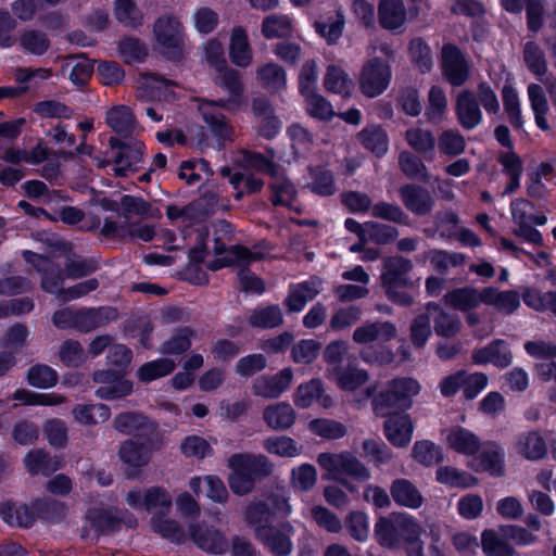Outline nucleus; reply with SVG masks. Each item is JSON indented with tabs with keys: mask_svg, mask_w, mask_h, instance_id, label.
Wrapping results in <instances>:
<instances>
[{
	"mask_svg": "<svg viewBox=\"0 0 556 556\" xmlns=\"http://www.w3.org/2000/svg\"><path fill=\"white\" fill-rule=\"evenodd\" d=\"M442 70L453 86H460L469 77V66L462 52L453 45L442 48Z\"/></svg>",
	"mask_w": 556,
	"mask_h": 556,
	"instance_id": "nucleus-13",
	"label": "nucleus"
},
{
	"mask_svg": "<svg viewBox=\"0 0 556 556\" xmlns=\"http://www.w3.org/2000/svg\"><path fill=\"white\" fill-rule=\"evenodd\" d=\"M397 514L378 518L374 527L376 541L387 548H397L401 545L400 530L397 528Z\"/></svg>",
	"mask_w": 556,
	"mask_h": 556,
	"instance_id": "nucleus-28",
	"label": "nucleus"
},
{
	"mask_svg": "<svg viewBox=\"0 0 556 556\" xmlns=\"http://www.w3.org/2000/svg\"><path fill=\"white\" fill-rule=\"evenodd\" d=\"M426 261H429L435 270L444 273L450 267L463 264L464 256L459 253L431 250L420 256V262L425 263Z\"/></svg>",
	"mask_w": 556,
	"mask_h": 556,
	"instance_id": "nucleus-59",
	"label": "nucleus"
},
{
	"mask_svg": "<svg viewBox=\"0 0 556 556\" xmlns=\"http://www.w3.org/2000/svg\"><path fill=\"white\" fill-rule=\"evenodd\" d=\"M24 464L31 475H49L61 467V462L56 457H50L41 450L30 451L24 458Z\"/></svg>",
	"mask_w": 556,
	"mask_h": 556,
	"instance_id": "nucleus-44",
	"label": "nucleus"
},
{
	"mask_svg": "<svg viewBox=\"0 0 556 556\" xmlns=\"http://www.w3.org/2000/svg\"><path fill=\"white\" fill-rule=\"evenodd\" d=\"M328 377L340 389L350 392L356 391L368 380V375L365 370L351 365L345 368L340 366L331 367Z\"/></svg>",
	"mask_w": 556,
	"mask_h": 556,
	"instance_id": "nucleus-26",
	"label": "nucleus"
},
{
	"mask_svg": "<svg viewBox=\"0 0 556 556\" xmlns=\"http://www.w3.org/2000/svg\"><path fill=\"white\" fill-rule=\"evenodd\" d=\"M252 109L258 123V132L263 137L273 138L280 129V122L274 115L268 101L266 99H255Z\"/></svg>",
	"mask_w": 556,
	"mask_h": 556,
	"instance_id": "nucleus-34",
	"label": "nucleus"
},
{
	"mask_svg": "<svg viewBox=\"0 0 556 556\" xmlns=\"http://www.w3.org/2000/svg\"><path fill=\"white\" fill-rule=\"evenodd\" d=\"M152 34L153 47L163 56L177 60L185 54V28L177 16L161 15L153 24Z\"/></svg>",
	"mask_w": 556,
	"mask_h": 556,
	"instance_id": "nucleus-5",
	"label": "nucleus"
},
{
	"mask_svg": "<svg viewBox=\"0 0 556 556\" xmlns=\"http://www.w3.org/2000/svg\"><path fill=\"white\" fill-rule=\"evenodd\" d=\"M444 302L455 309L464 312L473 309L483 303V289L477 290L470 287L455 289L444 295Z\"/></svg>",
	"mask_w": 556,
	"mask_h": 556,
	"instance_id": "nucleus-31",
	"label": "nucleus"
},
{
	"mask_svg": "<svg viewBox=\"0 0 556 556\" xmlns=\"http://www.w3.org/2000/svg\"><path fill=\"white\" fill-rule=\"evenodd\" d=\"M408 146L418 153L433 152L435 140L430 130L422 128H410L405 132Z\"/></svg>",
	"mask_w": 556,
	"mask_h": 556,
	"instance_id": "nucleus-62",
	"label": "nucleus"
},
{
	"mask_svg": "<svg viewBox=\"0 0 556 556\" xmlns=\"http://www.w3.org/2000/svg\"><path fill=\"white\" fill-rule=\"evenodd\" d=\"M471 359L477 365L493 364L498 368H505L511 364L513 355L503 340H494L490 344L472 352Z\"/></svg>",
	"mask_w": 556,
	"mask_h": 556,
	"instance_id": "nucleus-18",
	"label": "nucleus"
},
{
	"mask_svg": "<svg viewBox=\"0 0 556 556\" xmlns=\"http://www.w3.org/2000/svg\"><path fill=\"white\" fill-rule=\"evenodd\" d=\"M447 108V98L441 87L432 86L428 92L426 116L430 122L438 123L444 117Z\"/></svg>",
	"mask_w": 556,
	"mask_h": 556,
	"instance_id": "nucleus-57",
	"label": "nucleus"
},
{
	"mask_svg": "<svg viewBox=\"0 0 556 556\" xmlns=\"http://www.w3.org/2000/svg\"><path fill=\"white\" fill-rule=\"evenodd\" d=\"M420 390V383L414 378L393 379L386 390L374 399V410L377 415L386 416L390 408H409L413 397L418 395Z\"/></svg>",
	"mask_w": 556,
	"mask_h": 556,
	"instance_id": "nucleus-7",
	"label": "nucleus"
},
{
	"mask_svg": "<svg viewBox=\"0 0 556 556\" xmlns=\"http://www.w3.org/2000/svg\"><path fill=\"white\" fill-rule=\"evenodd\" d=\"M106 123L115 132L121 135H130L136 128L134 115L124 105L112 108L106 113Z\"/></svg>",
	"mask_w": 556,
	"mask_h": 556,
	"instance_id": "nucleus-49",
	"label": "nucleus"
},
{
	"mask_svg": "<svg viewBox=\"0 0 556 556\" xmlns=\"http://www.w3.org/2000/svg\"><path fill=\"white\" fill-rule=\"evenodd\" d=\"M324 86L329 92L349 98L353 92L354 81L341 66L331 64L327 67Z\"/></svg>",
	"mask_w": 556,
	"mask_h": 556,
	"instance_id": "nucleus-33",
	"label": "nucleus"
},
{
	"mask_svg": "<svg viewBox=\"0 0 556 556\" xmlns=\"http://www.w3.org/2000/svg\"><path fill=\"white\" fill-rule=\"evenodd\" d=\"M23 254L25 260L31 263L37 270L42 274V289L49 293L55 294L61 301H71L80 298L98 287L96 279H89L77 283L73 288L62 289L63 278L59 268H56L50 260L34 254L30 251H25Z\"/></svg>",
	"mask_w": 556,
	"mask_h": 556,
	"instance_id": "nucleus-3",
	"label": "nucleus"
},
{
	"mask_svg": "<svg viewBox=\"0 0 556 556\" xmlns=\"http://www.w3.org/2000/svg\"><path fill=\"white\" fill-rule=\"evenodd\" d=\"M203 50L206 63L218 73L215 78L216 84L228 93V99L219 101L201 100L198 110L211 132L218 140H228L232 138L233 129L227 118L219 112V109L239 110L243 103V85L240 74L227 65L220 40L216 38L207 40Z\"/></svg>",
	"mask_w": 556,
	"mask_h": 556,
	"instance_id": "nucleus-1",
	"label": "nucleus"
},
{
	"mask_svg": "<svg viewBox=\"0 0 556 556\" xmlns=\"http://www.w3.org/2000/svg\"><path fill=\"white\" fill-rule=\"evenodd\" d=\"M317 464L324 471L323 479L338 481L350 492L356 489L345 480V477L367 481L371 476L369 469L350 452L320 453L317 456Z\"/></svg>",
	"mask_w": 556,
	"mask_h": 556,
	"instance_id": "nucleus-2",
	"label": "nucleus"
},
{
	"mask_svg": "<svg viewBox=\"0 0 556 556\" xmlns=\"http://www.w3.org/2000/svg\"><path fill=\"white\" fill-rule=\"evenodd\" d=\"M391 494L396 504L408 508H418L424 498L419 491L406 479H397L391 485Z\"/></svg>",
	"mask_w": 556,
	"mask_h": 556,
	"instance_id": "nucleus-41",
	"label": "nucleus"
},
{
	"mask_svg": "<svg viewBox=\"0 0 556 556\" xmlns=\"http://www.w3.org/2000/svg\"><path fill=\"white\" fill-rule=\"evenodd\" d=\"M176 364L169 358H159L143 364L137 371V377L142 382H151L165 377L174 371Z\"/></svg>",
	"mask_w": 556,
	"mask_h": 556,
	"instance_id": "nucleus-53",
	"label": "nucleus"
},
{
	"mask_svg": "<svg viewBox=\"0 0 556 556\" xmlns=\"http://www.w3.org/2000/svg\"><path fill=\"white\" fill-rule=\"evenodd\" d=\"M293 30L294 18L289 14L267 15L261 24V33L266 39L287 38Z\"/></svg>",
	"mask_w": 556,
	"mask_h": 556,
	"instance_id": "nucleus-30",
	"label": "nucleus"
},
{
	"mask_svg": "<svg viewBox=\"0 0 556 556\" xmlns=\"http://www.w3.org/2000/svg\"><path fill=\"white\" fill-rule=\"evenodd\" d=\"M456 114L460 125L466 129H473L481 123L482 112L473 92L464 90L458 93L456 98Z\"/></svg>",
	"mask_w": 556,
	"mask_h": 556,
	"instance_id": "nucleus-25",
	"label": "nucleus"
},
{
	"mask_svg": "<svg viewBox=\"0 0 556 556\" xmlns=\"http://www.w3.org/2000/svg\"><path fill=\"white\" fill-rule=\"evenodd\" d=\"M442 438L451 451L465 456H472L481 448L480 438L471 430L452 426L442 431Z\"/></svg>",
	"mask_w": 556,
	"mask_h": 556,
	"instance_id": "nucleus-12",
	"label": "nucleus"
},
{
	"mask_svg": "<svg viewBox=\"0 0 556 556\" xmlns=\"http://www.w3.org/2000/svg\"><path fill=\"white\" fill-rule=\"evenodd\" d=\"M483 303L494 306L504 314H511L520 306V298L516 291H500L496 288L488 287L483 288Z\"/></svg>",
	"mask_w": 556,
	"mask_h": 556,
	"instance_id": "nucleus-32",
	"label": "nucleus"
},
{
	"mask_svg": "<svg viewBox=\"0 0 556 556\" xmlns=\"http://www.w3.org/2000/svg\"><path fill=\"white\" fill-rule=\"evenodd\" d=\"M413 457L416 462L431 466L442 460L443 454L441 448L433 442L424 440L417 441L413 446Z\"/></svg>",
	"mask_w": 556,
	"mask_h": 556,
	"instance_id": "nucleus-63",
	"label": "nucleus"
},
{
	"mask_svg": "<svg viewBox=\"0 0 556 556\" xmlns=\"http://www.w3.org/2000/svg\"><path fill=\"white\" fill-rule=\"evenodd\" d=\"M190 535L193 542L202 549L213 553L222 554L227 549V542L224 536L212 529L202 526L190 527Z\"/></svg>",
	"mask_w": 556,
	"mask_h": 556,
	"instance_id": "nucleus-35",
	"label": "nucleus"
},
{
	"mask_svg": "<svg viewBox=\"0 0 556 556\" xmlns=\"http://www.w3.org/2000/svg\"><path fill=\"white\" fill-rule=\"evenodd\" d=\"M292 380L293 370L289 367L283 368L276 375H263L254 380L253 393L265 399H276L289 389Z\"/></svg>",
	"mask_w": 556,
	"mask_h": 556,
	"instance_id": "nucleus-15",
	"label": "nucleus"
},
{
	"mask_svg": "<svg viewBox=\"0 0 556 556\" xmlns=\"http://www.w3.org/2000/svg\"><path fill=\"white\" fill-rule=\"evenodd\" d=\"M414 424L408 414L390 415L384 422V434L389 442L396 447H405L412 441Z\"/></svg>",
	"mask_w": 556,
	"mask_h": 556,
	"instance_id": "nucleus-16",
	"label": "nucleus"
},
{
	"mask_svg": "<svg viewBox=\"0 0 556 556\" xmlns=\"http://www.w3.org/2000/svg\"><path fill=\"white\" fill-rule=\"evenodd\" d=\"M510 213L515 226L525 223H534V225L543 226L547 222V217L544 214H533V204L526 199L513 201Z\"/></svg>",
	"mask_w": 556,
	"mask_h": 556,
	"instance_id": "nucleus-51",
	"label": "nucleus"
},
{
	"mask_svg": "<svg viewBox=\"0 0 556 556\" xmlns=\"http://www.w3.org/2000/svg\"><path fill=\"white\" fill-rule=\"evenodd\" d=\"M470 467L478 472L484 471L494 477L503 476L505 471L503 448L494 442L486 443L480 455L471 462Z\"/></svg>",
	"mask_w": 556,
	"mask_h": 556,
	"instance_id": "nucleus-19",
	"label": "nucleus"
},
{
	"mask_svg": "<svg viewBox=\"0 0 556 556\" xmlns=\"http://www.w3.org/2000/svg\"><path fill=\"white\" fill-rule=\"evenodd\" d=\"M256 78L261 85L269 91H279L286 87L285 71L275 63H267L256 72Z\"/></svg>",
	"mask_w": 556,
	"mask_h": 556,
	"instance_id": "nucleus-50",
	"label": "nucleus"
},
{
	"mask_svg": "<svg viewBox=\"0 0 556 556\" xmlns=\"http://www.w3.org/2000/svg\"><path fill=\"white\" fill-rule=\"evenodd\" d=\"M127 504L132 508L143 507L147 511L167 514L172 509V495L163 488L152 486L142 492L139 489L130 490L126 495Z\"/></svg>",
	"mask_w": 556,
	"mask_h": 556,
	"instance_id": "nucleus-9",
	"label": "nucleus"
},
{
	"mask_svg": "<svg viewBox=\"0 0 556 556\" xmlns=\"http://www.w3.org/2000/svg\"><path fill=\"white\" fill-rule=\"evenodd\" d=\"M528 96L538 127L542 130H547L548 123L545 116L548 112V103L543 88L539 85L531 84L528 87Z\"/></svg>",
	"mask_w": 556,
	"mask_h": 556,
	"instance_id": "nucleus-52",
	"label": "nucleus"
},
{
	"mask_svg": "<svg viewBox=\"0 0 556 556\" xmlns=\"http://www.w3.org/2000/svg\"><path fill=\"white\" fill-rule=\"evenodd\" d=\"M392 72L389 63L379 58L367 60L358 76L361 91L369 98L381 94L390 85Z\"/></svg>",
	"mask_w": 556,
	"mask_h": 556,
	"instance_id": "nucleus-8",
	"label": "nucleus"
},
{
	"mask_svg": "<svg viewBox=\"0 0 556 556\" xmlns=\"http://www.w3.org/2000/svg\"><path fill=\"white\" fill-rule=\"evenodd\" d=\"M93 380L102 384L96 391V395L102 400L113 401L127 396L132 392V382L118 377L110 370L94 372Z\"/></svg>",
	"mask_w": 556,
	"mask_h": 556,
	"instance_id": "nucleus-14",
	"label": "nucleus"
},
{
	"mask_svg": "<svg viewBox=\"0 0 556 556\" xmlns=\"http://www.w3.org/2000/svg\"><path fill=\"white\" fill-rule=\"evenodd\" d=\"M517 454L529 460L542 459L547 453V445L544 437L538 430L521 432L515 442Z\"/></svg>",
	"mask_w": 556,
	"mask_h": 556,
	"instance_id": "nucleus-21",
	"label": "nucleus"
},
{
	"mask_svg": "<svg viewBox=\"0 0 556 556\" xmlns=\"http://www.w3.org/2000/svg\"><path fill=\"white\" fill-rule=\"evenodd\" d=\"M74 419L84 426H96L105 422L111 410L104 404H79L73 409Z\"/></svg>",
	"mask_w": 556,
	"mask_h": 556,
	"instance_id": "nucleus-40",
	"label": "nucleus"
},
{
	"mask_svg": "<svg viewBox=\"0 0 556 556\" xmlns=\"http://www.w3.org/2000/svg\"><path fill=\"white\" fill-rule=\"evenodd\" d=\"M317 401L324 407H330L333 403L330 395L324 394L323 382L319 379L301 383L293 394V402L300 408H307Z\"/></svg>",
	"mask_w": 556,
	"mask_h": 556,
	"instance_id": "nucleus-24",
	"label": "nucleus"
},
{
	"mask_svg": "<svg viewBox=\"0 0 556 556\" xmlns=\"http://www.w3.org/2000/svg\"><path fill=\"white\" fill-rule=\"evenodd\" d=\"M121 460L130 468H140L149 464L151 450L141 443L132 440L125 441L119 447Z\"/></svg>",
	"mask_w": 556,
	"mask_h": 556,
	"instance_id": "nucleus-39",
	"label": "nucleus"
},
{
	"mask_svg": "<svg viewBox=\"0 0 556 556\" xmlns=\"http://www.w3.org/2000/svg\"><path fill=\"white\" fill-rule=\"evenodd\" d=\"M189 486L197 496L205 495L217 503H225L228 497L224 482L215 476L193 477Z\"/></svg>",
	"mask_w": 556,
	"mask_h": 556,
	"instance_id": "nucleus-27",
	"label": "nucleus"
},
{
	"mask_svg": "<svg viewBox=\"0 0 556 556\" xmlns=\"http://www.w3.org/2000/svg\"><path fill=\"white\" fill-rule=\"evenodd\" d=\"M428 312L434 323V330L438 336L450 338L456 336L460 330V321L453 315L447 314L435 304H428Z\"/></svg>",
	"mask_w": 556,
	"mask_h": 556,
	"instance_id": "nucleus-42",
	"label": "nucleus"
},
{
	"mask_svg": "<svg viewBox=\"0 0 556 556\" xmlns=\"http://www.w3.org/2000/svg\"><path fill=\"white\" fill-rule=\"evenodd\" d=\"M361 143L377 156L388 152L389 141L386 131L379 126H368L358 134Z\"/></svg>",
	"mask_w": 556,
	"mask_h": 556,
	"instance_id": "nucleus-47",
	"label": "nucleus"
},
{
	"mask_svg": "<svg viewBox=\"0 0 556 556\" xmlns=\"http://www.w3.org/2000/svg\"><path fill=\"white\" fill-rule=\"evenodd\" d=\"M505 539L494 530H484L481 535V547L488 556H514L515 551Z\"/></svg>",
	"mask_w": 556,
	"mask_h": 556,
	"instance_id": "nucleus-46",
	"label": "nucleus"
},
{
	"mask_svg": "<svg viewBox=\"0 0 556 556\" xmlns=\"http://www.w3.org/2000/svg\"><path fill=\"white\" fill-rule=\"evenodd\" d=\"M270 254L266 244L254 245L251 250L242 245H231L217 253L216 260L207 264L212 270H218L222 267L230 265H247L252 262L261 261Z\"/></svg>",
	"mask_w": 556,
	"mask_h": 556,
	"instance_id": "nucleus-10",
	"label": "nucleus"
},
{
	"mask_svg": "<svg viewBox=\"0 0 556 556\" xmlns=\"http://www.w3.org/2000/svg\"><path fill=\"white\" fill-rule=\"evenodd\" d=\"M231 475L228 478L229 486L233 493L243 495L254 485V479L266 476L271 471V464L264 455L233 454L228 459Z\"/></svg>",
	"mask_w": 556,
	"mask_h": 556,
	"instance_id": "nucleus-4",
	"label": "nucleus"
},
{
	"mask_svg": "<svg viewBox=\"0 0 556 556\" xmlns=\"http://www.w3.org/2000/svg\"><path fill=\"white\" fill-rule=\"evenodd\" d=\"M437 481L451 488H472L478 479L472 475L451 466H441L435 471Z\"/></svg>",
	"mask_w": 556,
	"mask_h": 556,
	"instance_id": "nucleus-43",
	"label": "nucleus"
},
{
	"mask_svg": "<svg viewBox=\"0 0 556 556\" xmlns=\"http://www.w3.org/2000/svg\"><path fill=\"white\" fill-rule=\"evenodd\" d=\"M229 59L238 67L245 68L253 62V50L249 35L242 26L231 29L228 45Z\"/></svg>",
	"mask_w": 556,
	"mask_h": 556,
	"instance_id": "nucleus-17",
	"label": "nucleus"
},
{
	"mask_svg": "<svg viewBox=\"0 0 556 556\" xmlns=\"http://www.w3.org/2000/svg\"><path fill=\"white\" fill-rule=\"evenodd\" d=\"M401 197L405 206L415 214L428 213L433 204L430 193L417 186H405L401 189Z\"/></svg>",
	"mask_w": 556,
	"mask_h": 556,
	"instance_id": "nucleus-36",
	"label": "nucleus"
},
{
	"mask_svg": "<svg viewBox=\"0 0 556 556\" xmlns=\"http://www.w3.org/2000/svg\"><path fill=\"white\" fill-rule=\"evenodd\" d=\"M413 264L409 260L402 256L388 257L383 262V270L380 276L381 285L386 290L387 296L396 304L410 305L412 296L401 291L402 288L413 286L408 273Z\"/></svg>",
	"mask_w": 556,
	"mask_h": 556,
	"instance_id": "nucleus-6",
	"label": "nucleus"
},
{
	"mask_svg": "<svg viewBox=\"0 0 556 556\" xmlns=\"http://www.w3.org/2000/svg\"><path fill=\"white\" fill-rule=\"evenodd\" d=\"M151 529L172 542L180 543L186 539L185 531L177 522L164 516H153L151 518Z\"/></svg>",
	"mask_w": 556,
	"mask_h": 556,
	"instance_id": "nucleus-58",
	"label": "nucleus"
},
{
	"mask_svg": "<svg viewBox=\"0 0 556 556\" xmlns=\"http://www.w3.org/2000/svg\"><path fill=\"white\" fill-rule=\"evenodd\" d=\"M438 144L441 153L447 156L459 155L466 148L465 138L453 129L442 131L439 136Z\"/></svg>",
	"mask_w": 556,
	"mask_h": 556,
	"instance_id": "nucleus-64",
	"label": "nucleus"
},
{
	"mask_svg": "<svg viewBox=\"0 0 556 556\" xmlns=\"http://www.w3.org/2000/svg\"><path fill=\"white\" fill-rule=\"evenodd\" d=\"M0 514L2 519L10 526L28 528L34 522V515L26 506L4 503L0 508Z\"/></svg>",
	"mask_w": 556,
	"mask_h": 556,
	"instance_id": "nucleus-60",
	"label": "nucleus"
},
{
	"mask_svg": "<svg viewBox=\"0 0 556 556\" xmlns=\"http://www.w3.org/2000/svg\"><path fill=\"white\" fill-rule=\"evenodd\" d=\"M249 323L253 327L258 328H274L282 323V312L278 305H269L254 309L250 317Z\"/></svg>",
	"mask_w": 556,
	"mask_h": 556,
	"instance_id": "nucleus-55",
	"label": "nucleus"
},
{
	"mask_svg": "<svg viewBox=\"0 0 556 556\" xmlns=\"http://www.w3.org/2000/svg\"><path fill=\"white\" fill-rule=\"evenodd\" d=\"M93 65L86 58H70L62 66V74L77 86H83L91 76Z\"/></svg>",
	"mask_w": 556,
	"mask_h": 556,
	"instance_id": "nucleus-45",
	"label": "nucleus"
},
{
	"mask_svg": "<svg viewBox=\"0 0 556 556\" xmlns=\"http://www.w3.org/2000/svg\"><path fill=\"white\" fill-rule=\"evenodd\" d=\"M320 290L321 281L318 278H311L307 281L291 285L283 303L289 312H301L306 303L312 301Z\"/></svg>",
	"mask_w": 556,
	"mask_h": 556,
	"instance_id": "nucleus-20",
	"label": "nucleus"
},
{
	"mask_svg": "<svg viewBox=\"0 0 556 556\" xmlns=\"http://www.w3.org/2000/svg\"><path fill=\"white\" fill-rule=\"evenodd\" d=\"M345 26V17L341 10H337L326 21H316V33L328 43L336 45L341 38Z\"/></svg>",
	"mask_w": 556,
	"mask_h": 556,
	"instance_id": "nucleus-38",
	"label": "nucleus"
},
{
	"mask_svg": "<svg viewBox=\"0 0 556 556\" xmlns=\"http://www.w3.org/2000/svg\"><path fill=\"white\" fill-rule=\"evenodd\" d=\"M431 333V318L427 307L426 312L415 317L410 324V342L415 348L421 349L426 345Z\"/></svg>",
	"mask_w": 556,
	"mask_h": 556,
	"instance_id": "nucleus-61",
	"label": "nucleus"
},
{
	"mask_svg": "<svg viewBox=\"0 0 556 556\" xmlns=\"http://www.w3.org/2000/svg\"><path fill=\"white\" fill-rule=\"evenodd\" d=\"M170 83L155 74L141 75L137 81L138 90L147 99L162 100L166 98Z\"/></svg>",
	"mask_w": 556,
	"mask_h": 556,
	"instance_id": "nucleus-48",
	"label": "nucleus"
},
{
	"mask_svg": "<svg viewBox=\"0 0 556 556\" xmlns=\"http://www.w3.org/2000/svg\"><path fill=\"white\" fill-rule=\"evenodd\" d=\"M144 144L140 141H134L131 144H124L115 159L113 167L117 176H125L128 172L137 169L141 163Z\"/></svg>",
	"mask_w": 556,
	"mask_h": 556,
	"instance_id": "nucleus-29",
	"label": "nucleus"
},
{
	"mask_svg": "<svg viewBox=\"0 0 556 556\" xmlns=\"http://www.w3.org/2000/svg\"><path fill=\"white\" fill-rule=\"evenodd\" d=\"M293 527L290 523H283L280 528L271 526H257L255 529L256 538L275 555L286 556L292 549L291 536Z\"/></svg>",
	"mask_w": 556,
	"mask_h": 556,
	"instance_id": "nucleus-11",
	"label": "nucleus"
},
{
	"mask_svg": "<svg viewBox=\"0 0 556 556\" xmlns=\"http://www.w3.org/2000/svg\"><path fill=\"white\" fill-rule=\"evenodd\" d=\"M266 424L275 430L290 428L295 421V412L289 403L269 405L263 413Z\"/></svg>",
	"mask_w": 556,
	"mask_h": 556,
	"instance_id": "nucleus-37",
	"label": "nucleus"
},
{
	"mask_svg": "<svg viewBox=\"0 0 556 556\" xmlns=\"http://www.w3.org/2000/svg\"><path fill=\"white\" fill-rule=\"evenodd\" d=\"M409 58L421 73L432 68L433 59L430 47L422 38H413L408 46Z\"/></svg>",
	"mask_w": 556,
	"mask_h": 556,
	"instance_id": "nucleus-54",
	"label": "nucleus"
},
{
	"mask_svg": "<svg viewBox=\"0 0 556 556\" xmlns=\"http://www.w3.org/2000/svg\"><path fill=\"white\" fill-rule=\"evenodd\" d=\"M396 333V327L389 321L367 323L354 330L353 340L358 344L388 342L395 338Z\"/></svg>",
	"mask_w": 556,
	"mask_h": 556,
	"instance_id": "nucleus-23",
	"label": "nucleus"
},
{
	"mask_svg": "<svg viewBox=\"0 0 556 556\" xmlns=\"http://www.w3.org/2000/svg\"><path fill=\"white\" fill-rule=\"evenodd\" d=\"M263 446L268 453L279 457H296L301 454V447L296 442L286 435L268 438Z\"/></svg>",
	"mask_w": 556,
	"mask_h": 556,
	"instance_id": "nucleus-56",
	"label": "nucleus"
},
{
	"mask_svg": "<svg viewBox=\"0 0 556 556\" xmlns=\"http://www.w3.org/2000/svg\"><path fill=\"white\" fill-rule=\"evenodd\" d=\"M409 12L403 0H380L378 4V18L380 25L389 30H395L404 26Z\"/></svg>",
	"mask_w": 556,
	"mask_h": 556,
	"instance_id": "nucleus-22",
	"label": "nucleus"
}]
</instances>
